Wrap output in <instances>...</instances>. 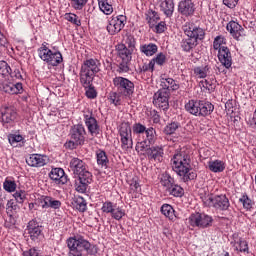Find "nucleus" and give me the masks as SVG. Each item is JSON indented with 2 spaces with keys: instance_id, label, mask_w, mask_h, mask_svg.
<instances>
[{
  "instance_id": "obj_9",
  "label": "nucleus",
  "mask_w": 256,
  "mask_h": 256,
  "mask_svg": "<svg viewBox=\"0 0 256 256\" xmlns=\"http://www.w3.org/2000/svg\"><path fill=\"white\" fill-rule=\"evenodd\" d=\"M125 23H127V16L118 15L110 20L106 29L110 35H116L125 27Z\"/></svg>"
},
{
  "instance_id": "obj_11",
  "label": "nucleus",
  "mask_w": 256,
  "mask_h": 256,
  "mask_svg": "<svg viewBox=\"0 0 256 256\" xmlns=\"http://www.w3.org/2000/svg\"><path fill=\"white\" fill-rule=\"evenodd\" d=\"M195 3L193 0H181L178 3V13L182 17H193L195 15Z\"/></svg>"
},
{
  "instance_id": "obj_22",
  "label": "nucleus",
  "mask_w": 256,
  "mask_h": 256,
  "mask_svg": "<svg viewBox=\"0 0 256 256\" xmlns=\"http://www.w3.org/2000/svg\"><path fill=\"white\" fill-rule=\"evenodd\" d=\"M69 167H70V171H72V173H74V175H78L79 173H83V171H85L88 166L87 164L77 158V157H72L70 162H69Z\"/></svg>"
},
{
  "instance_id": "obj_14",
  "label": "nucleus",
  "mask_w": 256,
  "mask_h": 256,
  "mask_svg": "<svg viewBox=\"0 0 256 256\" xmlns=\"http://www.w3.org/2000/svg\"><path fill=\"white\" fill-rule=\"evenodd\" d=\"M26 232L32 241H37L43 235V227L37 220H31L27 225Z\"/></svg>"
},
{
  "instance_id": "obj_51",
  "label": "nucleus",
  "mask_w": 256,
  "mask_h": 256,
  "mask_svg": "<svg viewBox=\"0 0 256 256\" xmlns=\"http://www.w3.org/2000/svg\"><path fill=\"white\" fill-rule=\"evenodd\" d=\"M0 75L2 77H9L11 75V66L6 61H0Z\"/></svg>"
},
{
  "instance_id": "obj_24",
  "label": "nucleus",
  "mask_w": 256,
  "mask_h": 256,
  "mask_svg": "<svg viewBox=\"0 0 256 256\" xmlns=\"http://www.w3.org/2000/svg\"><path fill=\"white\" fill-rule=\"evenodd\" d=\"M66 243L69 249L68 256H83V254L79 252L80 238L70 237L67 239Z\"/></svg>"
},
{
  "instance_id": "obj_36",
  "label": "nucleus",
  "mask_w": 256,
  "mask_h": 256,
  "mask_svg": "<svg viewBox=\"0 0 256 256\" xmlns=\"http://www.w3.org/2000/svg\"><path fill=\"white\" fill-rule=\"evenodd\" d=\"M208 168L212 173H223L225 171V162L221 160H214L208 163Z\"/></svg>"
},
{
  "instance_id": "obj_60",
  "label": "nucleus",
  "mask_w": 256,
  "mask_h": 256,
  "mask_svg": "<svg viewBox=\"0 0 256 256\" xmlns=\"http://www.w3.org/2000/svg\"><path fill=\"white\" fill-rule=\"evenodd\" d=\"M155 33H165V30L167 29V24L165 22H160L158 24H155V26L152 28Z\"/></svg>"
},
{
  "instance_id": "obj_42",
  "label": "nucleus",
  "mask_w": 256,
  "mask_h": 256,
  "mask_svg": "<svg viewBox=\"0 0 256 256\" xmlns=\"http://www.w3.org/2000/svg\"><path fill=\"white\" fill-rule=\"evenodd\" d=\"M98 5L104 15H111L113 13V5L109 4V0H98Z\"/></svg>"
},
{
  "instance_id": "obj_5",
  "label": "nucleus",
  "mask_w": 256,
  "mask_h": 256,
  "mask_svg": "<svg viewBox=\"0 0 256 256\" xmlns=\"http://www.w3.org/2000/svg\"><path fill=\"white\" fill-rule=\"evenodd\" d=\"M120 142L123 151L133 148V131L129 123H122L119 128Z\"/></svg>"
},
{
  "instance_id": "obj_12",
  "label": "nucleus",
  "mask_w": 256,
  "mask_h": 256,
  "mask_svg": "<svg viewBox=\"0 0 256 256\" xmlns=\"http://www.w3.org/2000/svg\"><path fill=\"white\" fill-rule=\"evenodd\" d=\"M81 70L92 75H97L101 71V62L97 58H90L83 62Z\"/></svg>"
},
{
  "instance_id": "obj_46",
  "label": "nucleus",
  "mask_w": 256,
  "mask_h": 256,
  "mask_svg": "<svg viewBox=\"0 0 256 256\" xmlns=\"http://www.w3.org/2000/svg\"><path fill=\"white\" fill-rule=\"evenodd\" d=\"M3 189L4 191H7V193H15L17 190V183L9 178H6L3 182Z\"/></svg>"
},
{
  "instance_id": "obj_27",
  "label": "nucleus",
  "mask_w": 256,
  "mask_h": 256,
  "mask_svg": "<svg viewBox=\"0 0 256 256\" xmlns=\"http://www.w3.org/2000/svg\"><path fill=\"white\" fill-rule=\"evenodd\" d=\"M83 251H86L88 255H93L97 253V251H95V246L91 245L89 241L80 237V243L78 244V253H83Z\"/></svg>"
},
{
  "instance_id": "obj_45",
  "label": "nucleus",
  "mask_w": 256,
  "mask_h": 256,
  "mask_svg": "<svg viewBox=\"0 0 256 256\" xmlns=\"http://www.w3.org/2000/svg\"><path fill=\"white\" fill-rule=\"evenodd\" d=\"M154 67L155 65H159V67H163L167 63V55L163 52L158 53L153 59H151Z\"/></svg>"
},
{
  "instance_id": "obj_38",
  "label": "nucleus",
  "mask_w": 256,
  "mask_h": 256,
  "mask_svg": "<svg viewBox=\"0 0 256 256\" xmlns=\"http://www.w3.org/2000/svg\"><path fill=\"white\" fill-rule=\"evenodd\" d=\"M123 97H125V95L121 94L120 92H110L108 100L110 103H112V105L118 107V105L123 103Z\"/></svg>"
},
{
  "instance_id": "obj_15",
  "label": "nucleus",
  "mask_w": 256,
  "mask_h": 256,
  "mask_svg": "<svg viewBox=\"0 0 256 256\" xmlns=\"http://www.w3.org/2000/svg\"><path fill=\"white\" fill-rule=\"evenodd\" d=\"M26 163L29 167H45L49 163V157L42 154H31L26 158Z\"/></svg>"
},
{
  "instance_id": "obj_58",
  "label": "nucleus",
  "mask_w": 256,
  "mask_h": 256,
  "mask_svg": "<svg viewBox=\"0 0 256 256\" xmlns=\"http://www.w3.org/2000/svg\"><path fill=\"white\" fill-rule=\"evenodd\" d=\"M237 244L239 245L238 249L241 253H249V244H247V241L239 239Z\"/></svg>"
},
{
  "instance_id": "obj_18",
  "label": "nucleus",
  "mask_w": 256,
  "mask_h": 256,
  "mask_svg": "<svg viewBox=\"0 0 256 256\" xmlns=\"http://www.w3.org/2000/svg\"><path fill=\"white\" fill-rule=\"evenodd\" d=\"M84 122L92 137H97L99 135V123H97V119L93 117V114H84Z\"/></svg>"
},
{
  "instance_id": "obj_62",
  "label": "nucleus",
  "mask_w": 256,
  "mask_h": 256,
  "mask_svg": "<svg viewBox=\"0 0 256 256\" xmlns=\"http://www.w3.org/2000/svg\"><path fill=\"white\" fill-rule=\"evenodd\" d=\"M21 141H23V136L21 135L12 134L9 136V143L12 146H15L16 143H21Z\"/></svg>"
},
{
  "instance_id": "obj_59",
  "label": "nucleus",
  "mask_w": 256,
  "mask_h": 256,
  "mask_svg": "<svg viewBox=\"0 0 256 256\" xmlns=\"http://www.w3.org/2000/svg\"><path fill=\"white\" fill-rule=\"evenodd\" d=\"M71 3L74 9L81 10L85 5H87V0H71Z\"/></svg>"
},
{
  "instance_id": "obj_54",
  "label": "nucleus",
  "mask_w": 256,
  "mask_h": 256,
  "mask_svg": "<svg viewBox=\"0 0 256 256\" xmlns=\"http://www.w3.org/2000/svg\"><path fill=\"white\" fill-rule=\"evenodd\" d=\"M116 205L113 204L111 201H106L103 203L101 211L102 213H110L112 214Z\"/></svg>"
},
{
  "instance_id": "obj_26",
  "label": "nucleus",
  "mask_w": 256,
  "mask_h": 256,
  "mask_svg": "<svg viewBox=\"0 0 256 256\" xmlns=\"http://www.w3.org/2000/svg\"><path fill=\"white\" fill-rule=\"evenodd\" d=\"M160 87H162V91H177L179 84L173 78L162 77L160 79Z\"/></svg>"
},
{
  "instance_id": "obj_39",
  "label": "nucleus",
  "mask_w": 256,
  "mask_h": 256,
  "mask_svg": "<svg viewBox=\"0 0 256 256\" xmlns=\"http://www.w3.org/2000/svg\"><path fill=\"white\" fill-rule=\"evenodd\" d=\"M166 192L172 197H183L185 190L179 184H173L171 188L167 189Z\"/></svg>"
},
{
  "instance_id": "obj_19",
  "label": "nucleus",
  "mask_w": 256,
  "mask_h": 256,
  "mask_svg": "<svg viewBox=\"0 0 256 256\" xmlns=\"http://www.w3.org/2000/svg\"><path fill=\"white\" fill-rule=\"evenodd\" d=\"M49 177L56 183V185H65V183L69 181L67 175H65V170L62 168H52L49 173Z\"/></svg>"
},
{
  "instance_id": "obj_37",
  "label": "nucleus",
  "mask_w": 256,
  "mask_h": 256,
  "mask_svg": "<svg viewBox=\"0 0 256 256\" xmlns=\"http://www.w3.org/2000/svg\"><path fill=\"white\" fill-rule=\"evenodd\" d=\"M175 184V179L169 175V173H163L160 176V185L162 187H165V190L167 191L169 188H171Z\"/></svg>"
},
{
  "instance_id": "obj_20",
  "label": "nucleus",
  "mask_w": 256,
  "mask_h": 256,
  "mask_svg": "<svg viewBox=\"0 0 256 256\" xmlns=\"http://www.w3.org/2000/svg\"><path fill=\"white\" fill-rule=\"evenodd\" d=\"M42 61L51 65L52 67H57L60 63H63V55L61 52H53L52 50L48 52L45 56H42Z\"/></svg>"
},
{
  "instance_id": "obj_23",
  "label": "nucleus",
  "mask_w": 256,
  "mask_h": 256,
  "mask_svg": "<svg viewBox=\"0 0 256 256\" xmlns=\"http://www.w3.org/2000/svg\"><path fill=\"white\" fill-rule=\"evenodd\" d=\"M1 91H4V93H9V95H20L23 93V84L21 82H18L16 84H13L11 82L4 83L0 87Z\"/></svg>"
},
{
  "instance_id": "obj_10",
  "label": "nucleus",
  "mask_w": 256,
  "mask_h": 256,
  "mask_svg": "<svg viewBox=\"0 0 256 256\" xmlns=\"http://www.w3.org/2000/svg\"><path fill=\"white\" fill-rule=\"evenodd\" d=\"M153 104L162 111L169 109V91L158 90L153 96Z\"/></svg>"
},
{
  "instance_id": "obj_55",
  "label": "nucleus",
  "mask_w": 256,
  "mask_h": 256,
  "mask_svg": "<svg viewBox=\"0 0 256 256\" xmlns=\"http://www.w3.org/2000/svg\"><path fill=\"white\" fill-rule=\"evenodd\" d=\"M65 19L70 23L76 25V27H81V20H79V17H77V15L72 13L65 14Z\"/></svg>"
},
{
  "instance_id": "obj_40",
  "label": "nucleus",
  "mask_w": 256,
  "mask_h": 256,
  "mask_svg": "<svg viewBox=\"0 0 256 256\" xmlns=\"http://www.w3.org/2000/svg\"><path fill=\"white\" fill-rule=\"evenodd\" d=\"M77 175L79 176L80 183H86L87 185H91V182L93 181V174L89 172V167Z\"/></svg>"
},
{
  "instance_id": "obj_41",
  "label": "nucleus",
  "mask_w": 256,
  "mask_h": 256,
  "mask_svg": "<svg viewBox=\"0 0 256 256\" xmlns=\"http://www.w3.org/2000/svg\"><path fill=\"white\" fill-rule=\"evenodd\" d=\"M146 19L148 21V25L150 29H153L155 27V23L159 21V14L156 11L149 10L148 13L146 14Z\"/></svg>"
},
{
  "instance_id": "obj_25",
  "label": "nucleus",
  "mask_w": 256,
  "mask_h": 256,
  "mask_svg": "<svg viewBox=\"0 0 256 256\" xmlns=\"http://www.w3.org/2000/svg\"><path fill=\"white\" fill-rule=\"evenodd\" d=\"M3 125L13 123L17 119V112L12 107H6L2 110Z\"/></svg>"
},
{
  "instance_id": "obj_64",
  "label": "nucleus",
  "mask_w": 256,
  "mask_h": 256,
  "mask_svg": "<svg viewBox=\"0 0 256 256\" xmlns=\"http://www.w3.org/2000/svg\"><path fill=\"white\" fill-rule=\"evenodd\" d=\"M23 256H41L39 250L32 248L29 251L23 252Z\"/></svg>"
},
{
  "instance_id": "obj_33",
  "label": "nucleus",
  "mask_w": 256,
  "mask_h": 256,
  "mask_svg": "<svg viewBox=\"0 0 256 256\" xmlns=\"http://www.w3.org/2000/svg\"><path fill=\"white\" fill-rule=\"evenodd\" d=\"M198 45V42L195 41V39H192L191 37H188L186 39H183L180 42V47L185 53H190V51H193Z\"/></svg>"
},
{
  "instance_id": "obj_7",
  "label": "nucleus",
  "mask_w": 256,
  "mask_h": 256,
  "mask_svg": "<svg viewBox=\"0 0 256 256\" xmlns=\"http://www.w3.org/2000/svg\"><path fill=\"white\" fill-rule=\"evenodd\" d=\"M85 135H87V132L85 131V126H83V124L72 126L70 130L71 141L69 142V145H72V147H75V145H85Z\"/></svg>"
},
{
  "instance_id": "obj_1",
  "label": "nucleus",
  "mask_w": 256,
  "mask_h": 256,
  "mask_svg": "<svg viewBox=\"0 0 256 256\" xmlns=\"http://www.w3.org/2000/svg\"><path fill=\"white\" fill-rule=\"evenodd\" d=\"M171 165L173 171L178 175L184 183L187 181H193L197 178V174L191 167V156L185 151H180L174 154L171 159Z\"/></svg>"
},
{
  "instance_id": "obj_47",
  "label": "nucleus",
  "mask_w": 256,
  "mask_h": 256,
  "mask_svg": "<svg viewBox=\"0 0 256 256\" xmlns=\"http://www.w3.org/2000/svg\"><path fill=\"white\" fill-rule=\"evenodd\" d=\"M161 213L168 217V219H173L175 217V210L173 209V206L169 204H163L161 207Z\"/></svg>"
},
{
  "instance_id": "obj_2",
  "label": "nucleus",
  "mask_w": 256,
  "mask_h": 256,
  "mask_svg": "<svg viewBox=\"0 0 256 256\" xmlns=\"http://www.w3.org/2000/svg\"><path fill=\"white\" fill-rule=\"evenodd\" d=\"M132 132L133 135H138L139 137L136 144V151L138 153H143L146 151L147 147L155 145V141H157V132L155 131V128H147L145 125L141 124V122L133 124Z\"/></svg>"
},
{
  "instance_id": "obj_31",
  "label": "nucleus",
  "mask_w": 256,
  "mask_h": 256,
  "mask_svg": "<svg viewBox=\"0 0 256 256\" xmlns=\"http://www.w3.org/2000/svg\"><path fill=\"white\" fill-rule=\"evenodd\" d=\"M160 9L166 17H171L173 15V11H175V3L173 0H164L160 4Z\"/></svg>"
},
{
  "instance_id": "obj_63",
  "label": "nucleus",
  "mask_w": 256,
  "mask_h": 256,
  "mask_svg": "<svg viewBox=\"0 0 256 256\" xmlns=\"http://www.w3.org/2000/svg\"><path fill=\"white\" fill-rule=\"evenodd\" d=\"M87 187H89V184L81 182V180H79V183H76V191L78 193H85V191H87Z\"/></svg>"
},
{
  "instance_id": "obj_4",
  "label": "nucleus",
  "mask_w": 256,
  "mask_h": 256,
  "mask_svg": "<svg viewBox=\"0 0 256 256\" xmlns=\"http://www.w3.org/2000/svg\"><path fill=\"white\" fill-rule=\"evenodd\" d=\"M112 85L114 89H116L118 93L124 95V97L133 95V91H135V84L125 77H114L112 80Z\"/></svg>"
},
{
  "instance_id": "obj_16",
  "label": "nucleus",
  "mask_w": 256,
  "mask_h": 256,
  "mask_svg": "<svg viewBox=\"0 0 256 256\" xmlns=\"http://www.w3.org/2000/svg\"><path fill=\"white\" fill-rule=\"evenodd\" d=\"M145 151L150 161H157V163L163 161V155H165L163 146H149L143 153H145Z\"/></svg>"
},
{
  "instance_id": "obj_52",
  "label": "nucleus",
  "mask_w": 256,
  "mask_h": 256,
  "mask_svg": "<svg viewBox=\"0 0 256 256\" xmlns=\"http://www.w3.org/2000/svg\"><path fill=\"white\" fill-rule=\"evenodd\" d=\"M226 43L227 42L225 37L217 36L213 42V49H215V51H221V49H223V45H225Z\"/></svg>"
},
{
  "instance_id": "obj_17",
  "label": "nucleus",
  "mask_w": 256,
  "mask_h": 256,
  "mask_svg": "<svg viewBox=\"0 0 256 256\" xmlns=\"http://www.w3.org/2000/svg\"><path fill=\"white\" fill-rule=\"evenodd\" d=\"M38 205L42 209H60L61 201L50 196H42L38 199Z\"/></svg>"
},
{
  "instance_id": "obj_49",
  "label": "nucleus",
  "mask_w": 256,
  "mask_h": 256,
  "mask_svg": "<svg viewBox=\"0 0 256 256\" xmlns=\"http://www.w3.org/2000/svg\"><path fill=\"white\" fill-rule=\"evenodd\" d=\"M75 207L81 213H85L87 211V202L85 201L84 197H77L75 200Z\"/></svg>"
},
{
  "instance_id": "obj_29",
  "label": "nucleus",
  "mask_w": 256,
  "mask_h": 256,
  "mask_svg": "<svg viewBox=\"0 0 256 256\" xmlns=\"http://www.w3.org/2000/svg\"><path fill=\"white\" fill-rule=\"evenodd\" d=\"M215 106L211 102L200 101V108L198 112V117H207L213 113Z\"/></svg>"
},
{
  "instance_id": "obj_43",
  "label": "nucleus",
  "mask_w": 256,
  "mask_h": 256,
  "mask_svg": "<svg viewBox=\"0 0 256 256\" xmlns=\"http://www.w3.org/2000/svg\"><path fill=\"white\" fill-rule=\"evenodd\" d=\"M96 157H97V164L100 165L101 167H107L109 165V158H107V153L103 150H98L96 152Z\"/></svg>"
},
{
  "instance_id": "obj_6",
  "label": "nucleus",
  "mask_w": 256,
  "mask_h": 256,
  "mask_svg": "<svg viewBox=\"0 0 256 256\" xmlns=\"http://www.w3.org/2000/svg\"><path fill=\"white\" fill-rule=\"evenodd\" d=\"M191 227H199V229H207L213 225V217L205 213H194L188 218Z\"/></svg>"
},
{
  "instance_id": "obj_53",
  "label": "nucleus",
  "mask_w": 256,
  "mask_h": 256,
  "mask_svg": "<svg viewBox=\"0 0 256 256\" xmlns=\"http://www.w3.org/2000/svg\"><path fill=\"white\" fill-rule=\"evenodd\" d=\"M111 216L113 219H116V221H121V219L125 217V210L121 207L114 208V210L111 213Z\"/></svg>"
},
{
  "instance_id": "obj_21",
  "label": "nucleus",
  "mask_w": 256,
  "mask_h": 256,
  "mask_svg": "<svg viewBox=\"0 0 256 256\" xmlns=\"http://www.w3.org/2000/svg\"><path fill=\"white\" fill-rule=\"evenodd\" d=\"M226 29L234 39H237V41H239L240 37H245V29H243V26L236 21H230L227 24Z\"/></svg>"
},
{
  "instance_id": "obj_56",
  "label": "nucleus",
  "mask_w": 256,
  "mask_h": 256,
  "mask_svg": "<svg viewBox=\"0 0 256 256\" xmlns=\"http://www.w3.org/2000/svg\"><path fill=\"white\" fill-rule=\"evenodd\" d=\"M13 197L15 198V200H16L17 203H24V202H25V199H26V193H25V191H23V190L16 191V192L13 194Z\"/></svg>"
},
{
  "instance_id": "obj_30",
  "label": "nucleus",
  "mask_w": 256,
  "mask_h": 256,
  "mask_svg": "<svg viewBox=\"0 0 256 256\" xmlns=\"http://www.w3.org/2000/svg\"><path fill=\"white\" fill-rule=\"evenodd\" d=\"M94 77L95 74L85 72V70H80V83L84 88L91 87V85H93Z\"/></svg>"
},
{
  "instance_id": "obj_32",
  "label": "nucleus",
  "mask_w": 256,
  "mask_h": 256,
  "mask_svg": "<svg viewBox=\"0 0 256 256\" xmlns=\"http://www.w3.org/2000/svg\"><path fill=\"white\" fill-rule=\"evenodd\" d=\"M140 51L146 55V57H153V55L159 51V47L155 43L143 44L140 46Z\"/></svg>"
},
{
  "instance_id": "obj_35",
  "label": "nucleus",
  "mask_w": 256,
  "mask_h": 256,
  "mask_svg": "<svg viewBox=\"0 0 256 256\" xmlns=\"http://www.w3.org/2000/svg\"><path fill=\"white\" fill-rule=\"evenodd\" d=\"M211 73L209 65L196 66L194 68V75L197 79H205Z\"/></svg>"
},
{
  "instance_id": "obj_13",
  "label": "nucleus",
  "mask_w": 256,
  "mask_h": 256,
  "mask_svg": "<svg viewBox=\"0 0 256 256\" xmlns=\"http://www.w3.org/2000/svg\"><path fill=\"white\" fill-rule=\"evenodd\" d=\"M218 60L225 69H231L233 65V56L231 55V50L227 46H222L218 51Z\"/></svg>"
},
{
  "instance_id": "obj_3",
  "label": "nucleus",
  "mask_w": 256,
  "mask_h": 256,
  "mask_svg": "<svg viewBox=\"0 0 256 256\" xmlns=\"http://www.w3.org/2000/svg\"><path fill=\"white\" fill-rule=\"evenodd\" d=\"M203 203L206 207H213L216 211H227L230 206L229 198L223 194L215 196L210 194L204 198Z\"/></svg>"
},
{
  "instance_id": "obj_34",
  "label": "nucleus",
  "mask_w": 256,
  "mask_h": 256,
  "mask_svg": "<svg viewBox=\"0 0 256 256\" xmlns=\"http://www.w3.org/2000/svg\"><path fill=\"white\" fill-rule=\"evenodd\" d=\"M118 57L122 59V61L129 62L131 61V50L125 46V44H119L117 46Z\"/></svg>"
},
{
  "instance_id": "obj_50",
  "label": "nucleus",
  "mask_w": 256,
  "mask_h": 256,
  "mask_svg": "<svg viewBox=\"0 0 256 256\" xmlns=\"http://www.w3.org/2000/svg\"><path fill=\"white\" fill-rule=\"evenodd\" d=\"M239 202L242 203L244 209H247V211H249V209H253V200H251V198H249V196L247 194H244L240 199Z\"/></svg>"
},
{
  "instance_id": "obj_57",
  "label": "nucleus",
  "mask_w": 256,
  "mask_h": 256,
  "mask_svg": "<svg viewBox=\"0 0 256 256\" xmlns=\"http://www.w3.org/2000/svg\"><path fill=\"white\" fill-rule=\"evenodd\" d=\"M147 71H151V73H153V71H155V66H154L152 60H150L149 63H144V64L140 67V72H141V73H147Z\"/></svg>"
},
{
  "instance_id": "obj_8",
  "label": "nucleus",
  "mask_w": 256,
  "mask_h": 256,
  "mask_svg": "<svg viewBox=\"0 0 256 256\" xmlns=\"http://www.w3.org/2000/svg\"><path fill=\"white\" fill-rule=\"evenodd\" d=\"M183 31L187 37H190V39H195L196 43L205 39V30L193 23L185 24L183 26Z\"/></svg>"
},
{
  "instance_id": "obj_44",
  "label": "nucleus",
  "mask_w": 256,
  "mask_h": 256,
  "mask_svg": "<svg viewBox=\"0 0 256 256\" xmlns=\"http://www.w3.org/2000/svg\"><path fill=\"white\" fill-rule=\"evenodd\" d=\"M180 127L181 124L179 122H170L164 127L163 133L165 135H174Z\"/></svg>"
},
{
  "instance_id": "obj_61",
  "label": "nucleus",
  "mask_w": 256,
  "mask_h": 256,
  "mask_svg": "<svg viewBox=\"0 0 256 256\" xmlns=\"http://www.w3.org/2000/svg\"><path fill=\"white\" fill-rule=\"evenodd\" d=\"M49 53H51V49H49L45 43H43L42 46L38 49V55L40 59Z\"/></svg>"
},
{
  "instance_id": "obj_28",
  "label": "nucleus",
  "mask_w": 256,
  "mask_h": 256,
  "mask_svg": "<svg viewBox=\"0 0 256 256\" xmlns=\"http://www.w3.org/2000/svg\"><path fill=\"white\" fill-rule=\"evenodd\" d=\"M201 105V100H189L188 103L185 104V109L191 115L195 117H199V109Z\"/></svg>"
},
{
  "instance_id": "obj_48",
  "label": "nucleus",
  "mask_w": 256,
  "mask_h": 256,
  "mask_svg": "<svg viewBox=\"0 0 256 256\" xmlns=\"http://www.w3.org/2000/svg\"><path fill=\"white\" fill-rule=\"evenodd\" d=\"M19 209V206H17V203L13 200H9L6 204V213L9 215V217H13L15 213H17V210Z\"/></svg>"
}]
</instances>
